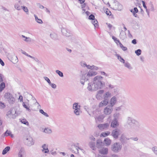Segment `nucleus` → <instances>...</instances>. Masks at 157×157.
<instances>
[{
	"label": "nucleus",
	"instance_id": "nucleus-1",
	"mask_svg": "<svg viewBox=\"0 0 157 157\" xmlns=\"http://www.w3.org/2000/svg\"><path fill=\"white\" fill-rule=\"evenodd\" d=\"M127 124L132 126V128L135 130H138L140 128V124L139 122L133 118L128 117L127 118Z\"/></svg>",
	"mask_w": 157,
	"mask_h": 157
},
{
	"label": "nucleus",
	"instance_id": "nucleus-2",
	"mask_svg": "<svg viewBox=\"0 0 157 157\" xmlns=\"http://www.w3.org/2000/svg\"><path fill=\"white\" fill-rule=\"evenodd\" d=\"M103 77L101 76H97L95 77L94 79V86L95 89L97 90L99 89L102 88L105 85L104 83H103L101 81Z\"/></svg>",
	"mask_w": 157,
	"mask_h": 157
},
{
	"label": "nucleus",
	"instance_id": "nucleus-3",
	"mask_svg": "<svg viewBox=\"0 0 157 157\" xmlns=\"http://www.w3.org/2000/svg\"><path fill=\"white\" fill-rule=\"evenodd\" d=\"M122 147V145L121 143L116 142L112 145L111 150L113 152L117 153L121 150Z\"/></svg>",
	"mask_w": 157,
	"mask_h": 157
},
{
	"label": "nucleus",
	"instance_id": "nucleus-4",
	"mask_svg": "<svg viewBox=\"0 0 157 157\" xmlns=\"http://www.w3.org/2000/svg\"><path fill=\"white\" fill-rule=\"evenodd\" d=\"M5 99H6L10 104H13L15 99L13 95L9 93H6L4 95Z\"/></svg>",
	"mask_w": 157,
	"mask_h": 157
},
{
	"label": "nucleus",
	"instance_id": "nucleus-5",
	"mask_svg": "<svg viewBox=\"0 0 157 157\" xmlns=\"http://www.w3.org/2000/svg\"><path fill=\"white\" fill-rule=\"evenodd\" d=\"M121 130L118 128H116L112 131L111 135L115 139H117L121 133Z\"/></svg>",
	"mask_w": 157,
	"mask_h": 157
},
{
	"label": "nucleus",
	"instance_id": "nucleus-6",
	"mask_svg": "<svg viewBox=\"0 0 157 157\" xmlns=\"http://www.w3.org/2000/svg\"><path fill=\"white\" fill-rule=\"evenodd\" d=\"M8 58L13 63H16L18 61V59L17 56L14 54L12 55L9 54L8 55Z\"/></svg>",
	"mask_w": 157,
	"mask_h": 157
},
{
	"label": "nucleus",
	"instance_id": "nucleus-7",
	"mask_svg": "<svg viewBox=\"0 0 157 157\" xmlns=\"http://www.w3.org/2000/svg\"><path fill=\"white\" fill-rule=\"evenodd\" d=\"M109 124L107 123L99 124L98 125V127L100 130H103L107 129L109 127Z\"/></svg>",
	"mask_w": 157,
	"mask_h": 157
},
{
	"label": "nucleus",
	"instance_id": "nucleus-8",
	"mask_svg": "<svg viewBox=\"0 0 157 157\" xmlns=\"http://www.w3.org/2000/svg\"><path fill=\"white\" fill-rule=\"evenodd\" d=\"M25 141L26 144L29 146L33 145L34 143L33 138L30 136L26 138Z\"/></svg>",
	"mask_w": 157,
	"mask_h": 157
},
{
	"label": "nucleus",
	"instance_id": "nucleus-9",
	"mask_svg": "<svg viewBox=\"0 0 157 157\" xmlns=\"http://www.w3.org/2000/svg\"><path fill=\"white\" fill-rule=\"evenodd\" d=\"M113 110V108L110 105L107 106L104 109V113L105 115H109L110 114Z\"/></svg>",
	"mask_w": 157,
	"mask_h": 157
},
{
	"label": "nucleus",
	"instance_id": "nucleus-10",
	"mask_svg": "<svg viewBox=\"0 0 157 157\" xmlns=\"http://www.w3.org/2000/svg\"><path fill=\"white\" fill-rule=\"evenodd\" d=\"M61 30L63 34L66 36H71L72 33L70 30L65 28H63Z\"/></svg>",
	"mask_w": 157,
	"mask_h": 157
},
{
	"label": "nucleus",
	"instance_id": "nucleus-11",
	"mask_svg": "<svg viewBox=\"0 0 157 157\" xmlns=\"http://www.w3.org/2000/svg\"><path fill=\"white\" fill-rule=\"evenodd\" d=\"M130 140L129 138H127L124 134H122L121 136L120 141L123 144H126L127 143V140Z\"/></svg>",
	"mask_w": 157,
	"mask_h": 157
},
{
	"label": "nucleus",
	"instance_id": "nucleus-12",
	"mask_svg": "<svg viewBox=\"0 0 157 157\" xmlns=\"http://www.w3.org/2000/svg\"><path fill=\"white\" fill-rule=\"evenodd\" d=\"M26 156L25 152L24 149L21 148L18 152L19 157H25Z\"/></svg>",
	"mask_w": 157,
	"mask_h": 157
},
{
	"label": "nucleus",
	"instance_id": "nucleus-13",
	"mask_svg": "<svg viewBox=\"0 0 157 157\" xmlns=\"http://www.w3.org/2000/svg\"><path fill=\"white\" fill-rule=\"evenodd\" d=\"M94 83H89L88 84V86L87 87V89L89 91H95L96 90H95V88L94 86Z\"/></svg>",
	"mask_w": 157,
	"mask_h": 157
},
{
	"label": "nucleus",
	"instance_id": "nucleus-14",
	"mask_svg": "<svg viewBox=\"0 0 157 157\" xmlns=\"http://www.w3.org/2000/svg\"><path fill=\"white\" fill-rule=\"evenodd\" d=\"M119 123L118 122V121L113 119L111 122V127L112 128H116L119 125Z\"/></svg>",
	"mask_w": 157,
	"mask_h": 157
},
{
	"label": "nucleus",
	"instance_id": "nucleus-15",
	"mask_svg": "<svg viewBox=\"0 0 157 157\" xmlns=\"http://www.w3.org/2000/svg\"><path fill=\"white\" fill-rule=\"evenodd\" d=\"M109 100L108 99H106L104 98V100L102 101L99 105V107H101L103 106H105L107 105L108 103Z\"/></svg>",
	"mask_w": 157,
	"mask_h": 157
},
{
	"label": "nucleus",
	"instance_id": "nucleus-16",
	"mask_svg": "<svg viewBox=\"0 0 157 157\" xmlns=\"http://www.w3.org/2000/svg\"><path fill=\"white\" fill-rule=\"evenodd\" d=\"M29 100H27V102H23L22 105L24 108H25L29 112H30L31 110L29 109Z\"/></svg>",
	"mask_w": 157,
	"mask_h": 157
},
{
	"label": "nucleus",
	"instance_id": "nucleus-17",
	"mask_svg": "<svg viewBox=\"0 0 157 157\" xmlns=\"http://www.w3.org/2000/svg\"><path fill=\"white\" fill-rule=\"evenodd\" d=\"M97 73L96 71H89L86 76L87 77L95 76L97 75Z\"/></svg>",
	"mask_w": 157,
	"mask_h": 157
},
{
	"label": "nucleus",
	"instance_id": "nucleus-18",
	"mask_svg": "<svg viewBox=\"0 0 157 157\" xmlns=\"http://www.w3.org/2000/svg\"><path fill=\"white\" fill-rule=\"evenodd\" d=\"M103 143L101 140H97L96 147L99 148H102Z\"/></svg>",
	"mask_w": 157,
	"mask_h": 157
},
{
	"label": "nucleus",
	"instance_id": "nucleus-19",
	"mask_svg": "<svg viewBox=\"0 0 157 157\" xmlns=\"http://www.w3.org/2000/svg\"><path fill=\"white\" fill-rule=\"evenodd\" d=\"M89 79V78L87 77V76H85V75H83L82 78L80 79V82L82 85L84 84L85 81H87Z\"/></svg>",
	"mask_w": 157,
	"mask_h": 157
},
{
	"label": "nucleus",
	"instance_id": "nucleus-20",
	"mask_svg": "<svg viewBox=\"0 0 157 157\" xmlns=\"http://www.w3.org/2000/svg\"><path fill=\"white\" fill-rule=\"evenodd\" d=\"M50 37L52 39L56 40H58V37L57 34L54 33H51L50 35Z\"/></svg>",
	"mask_w": 157,
	"mask_h": 157
},
{
	"label": "nucleus",
	"instance_id": "nucleus-21",
	"mask_svg": "<svg viewBox=\"0 0 157 157\" xmlns=\"http://www.w3.org/2000/svg\"><path fill=\"white\" fill-rule=\"evenodd\" d=\"M130 11L133 13V15L136 17H137V15L136 14L138 11V10L136 7H134L133 10L131 9L130 10Z\"/></svg>",
	"mask_w": 157,
	"mask_h": 157
},
{
	"label": "nucleus",
	"instance_id": "nucleus-22",
	"mask_svg": "<svg viewBox=\"0 0 157 157\" xmlns=\"http://www.w3.org/2000/svg\"><path fill=\"white\" fill-rule=\"evenodd\" d=\"M108 149L107 148H103L99 150V152L102 154H106L108 153Z\"/></svg>",
	"mask_w": 157,
	"mask_h": 157
},
{
	"label": "nucleus",
	"instance_id": "nucleus-23",
	"mask_svg": "<svg viewBox=\"0 0 157 157\" xmlns=\"http://www.w3.org/2000/svg\"><path fill=\"white\" fill-rule=\"evenodd\" d=\"M120 37L121 39L124 40L126 37V36L125 32L123 31H121L120 33Z\"/></svg>",
	"mask_w": 157,
	"mask_h": 157
},
{
	"label": "nucleus",
	"instance_id": "nucleus-24",
	"mask_svg": "<svg viewBox=\"0 0 157 157\" xmlns=\"http://www.w3.org/2000/svg\"><path fill=\"white\" fill-rule=\"evenodd\" d=\"M116 97L115 96L111 98L110 100L111 105L110 106H111L112 107H113V106L115 104L116 101Z\"/></svg>",
	"mask_w": 157,
	"mask_h": 157
},
{
	"label": "nucleus",
	"instance_id": "nucleus-25",
	"mask_svg": "<svg viewBox=\"0 0 157 157\" xmlns=\"http://www.w3.org/2000/svg\"><path fill=\"white\" fill-rule=\"evenodd\" d=\"M89 146L90 147L94 150H96L95 143L94 142H90L89 143Z\"/></svg>",
	"mask_w": 157,
	"mask_h": 157
},
{
	"label": "nucleus",
	"instance_id": "nucleus-26",
	"mask_svg": "<svg viewBox=\"0 0 157 157\" xmlns=\"http://www.w3.org/2000/svg\"><path fill=\"white\" fill-rule=\"evenodd\" d=\"M10 149V147L9 146H7L3 150L2 152V154L4 155L9 151Z\"/></svg>",
	"mask_w": 157,
	"mask_h": 157
},
{
	"label": "nucleus",
	"instance_id": "nucleus-27",
	"mask_svg": "<svg viewBox=\"0 0 157 157\" xmlns=\"http://www.w3.org/2000/svg\"><path fill=\"white\" fill-rule=\"evenodd\" d=\"M111 97V94L109 91L106 92V93L104 95V98L106 99H108V98H110Z\"/></svg>",
	"mask_w": 157,
	"mask_h": 157
},
{
	"label": "nucleus",
	"instance_id": "nucleus-28",
	"mask_svg": "<svg viewBox=\"0 0 157 157\" xmlns=\"http://www.w3.org/2000/svg\"><path fill=\"white\" fill-rule=\"evenodd\" d=\"M80 113H81L80 108L78 109H74V113L76 115H80Z\"/></svg>",
	"mask_w": 157,
	"mask_h": 157
},
{
	"label": "nucleus",
	"instance_id": "nucleus-29",
	"mask_svg": "<svg viewBox=\"0 0 157 157\" xmlns=\"http://www.w3.org/2000/svg\"><path fill=\"white\" fill-rule=\"evenodd\" d=\"M104 142L105 144L108 145H109L111 143V140L108 138L105 139L104 140Z\"/></svg>",
	"mask_w": 157,
	"mask_h": 157
},
{
	"label": "nucleus",
	"instance_id": "nucleus-30",
	"mask_svg": "<svg viewBox=\"0 0 157 157\" xmlns=\"http://www.w3.org/2000/svg\"><path fill=\"white\" fill-rule=\"evenodd\" d=\"M16 112L15 109H12L8 112V115H13L16 113Z\"/></svg>",
	"mask_w": 157,
	"mask_h": 157
},
{
	"label": "nucleus",
	"instance_id": "nucleus-31",
	"mask_svg": "<svg viewBox=\"0 0 157 157\" xmlns=\"http://www.w3.org/2000/svg\"><path fill=\"white\" fill-rule=\"evenodd\" d=\"M43 132L46 133L51 134L52 133V131L51 129L48 128H45L44 129Z\"/></svg>",
	"mask_w": 157,
	"mask_h": 157
},
{
	"label": "nucleus",
	"instance_id": "nucleus-32",
	"mask_svg": "<svg viewBox=\"0 0 157 157\" xmlns=\"http://www.w3.org/2000/svg\"><path fill=\"white\" fill-rule=\"evenodd\" d=\"M81 8L82 9V10L84 11H85L86 9H84V8H86V9H89L88 7L86 5V3H84L81 6Z\"/></svg>",
	"mask_w": 157,
	"mask_h": 157
},
{
	"label": "nucleus",
	"instance_id": "nucleus-33",
	"mask_svg": "<svg viewBox=\"0 0 157 157\" xmlns=\"http://www.w3.org/2000/svg\"><path fill=\"white\" fill-rule=\"evenodd\" d=\"M116 56L117 57L118 59L120 61L123 63H124V60L121 56H120V55L117 54L116 55Z\"/></svg>",
	"mask_w": 157,
	"mask_h": 157
},
{
	"label": "nucleus",
	"instance_id": "nucleus-34",
	"mask_svg": "<svg viewBox=\"0 0 157 157\" xmlns=\"http://www.w3.org/2000/svg\"><path fill=\"white\" fill-rule=\"evenodd\" d=\"M80 105H78V103H75L73 105V109H80Z\"/></svg>",
	"mask_w": 157,
	"mask_h": 157
},
{
	"label": "nucleus",
	"instance_id": "nucleus-35",
	"mask_svg": "<svg viewBox=\"0 0 157 157\" xmlns=\"http://www.w3.org/2000/svg\"><path fill=\"white\" fill-rule=\"evenodd\" d=\"M92 22L95 27H96L98 26V22L97 20L96 19H95L94 20H92Z\"/></svg>",
	"mask_w": 157,
	"mask_h": 157
},
{
	"label": "nucleus",
	"instance_id": "nucleus-36",
	"mask_svg": "<svg viewBox=\"0 0 157 157\" xmlns=\"http://www.w3.org/2000/svg\"><path fill=\"white\" fill-rule=\"evenodd\" d=\"M104 92V90H99L98 91V94L96 95V97L97 98H98V97H99L101 96L100 95V94H102Z\"/></svg>",
	"mask_w": 157,
	"mask_h": 157
},
{
	"label": "nucleus",
	"instance_id": "nucleus-37",
	"mask_svg": "<svg viewBox=\"0 0 157 157\" xmlns=\"http://www.w3.org/2000/svg\"><path fill=\"white\" fill-rule=\"evenodd\" d=\"M117 6H118V7H116V10H121L122 8V5L120 4L119 3H117Z\"/></svg>",
	"mask_w": 157,
	"mask_h": 157
},
{
	"label": "nucleus",
	"instance_id": "nucleus-38",
	"mask_svg": "<svg viewBox=\"0 0 157 157\" xmlns=\"http://www.w3.org/2000/svg\"><path fill=\"white\" fill-rule=\"evenodd\" d=\"M120 114L119 113H116L113 115V117H114V119L117 120L118 119Z\"/></svg>",
	"mask_w": 157,
	"mask_h": 157
},
{
	"label": "nucleus",
	"instance_id": "nucleus-39",
	"mask_svg": "<svg viewBox=\"0 0 157 157\" xmlns=\"http://www.w3.org/2000/svg\"><path fill=\"white\" fill-rule=\"evenodd\" d=\"M110 134V132L109 131H108L107 132H102L101 135V136H102L104 137L106 136L109 135Z\"/></svg>",
	"mask_w": 157,
	"mask_h": 157
},
{
	"label": "nucleus",
	"instance_id": "nucleus-40",
	"mask_svg": "<svg viewBox=\"0 0 157 157\" xmlns=\"http://www.w3.org/2000/svg\"><path fill=\"white\" fill-rule=\"evenodd\" d=\"M5 87V85L4 82H2L0 85V92H1L4 89Z\"/></svg>",
	"mask_w": 157,
	"mask_h": 157
},
{
	"label": "nucleus",
	"instance_id": "nucleus-41",
	"mask_svg": "<svg viewBox=\"0 0 157 157\" xmlns=\"http://www.w3.org/2000/svg\"><path fill=\"white\" fill-rule=\"evenodd\" d=\"M56 73L60 77H63V72L61 71H59V70H56Z\"/></svg>",
	"mask_w": 157,
	"mask_h": 157
},
{
	"label": "nucleus",
	"instance_id": "nucleus-42",
	"mask_svg": "<svg viewBox=\"0 0 157 157\" xmlns=\"http://www.w3.org/2000/svg\"><path fill=\"white\" fill-rule=\"evenodd\" d=\"M15 8L18 10H20L22 9V6H20L18 4H16L14 5Z\"/></svg>",
	"mask_w": 157,
	"mask_h": 157
},
{
	"label": "nucleus",
	"instance_id": "nucleus-43",
	"mask_svg": "<svg viewBox=\"0 0 157 157\" xmlns=\"http://www.w3.org/2000/svg\"><path fill=\"white\" fill-rule=\"evenodd\" d=\"M39 111L40 113L43 114V115H44L45 116H46V117H49L48 114L44 112L43 109H40L39 110Z\"/></svg>",
	"mask_w": 157,
	"mask_h": 157
},
{
	"label": "nucleus",
	"instance_id": "nucleus-44",
	"mask_svg": "<svg viewBox=\"0 0 157 157\" xmlns=\"http://www.w3.org/2000/svg\"><path fill=\"white\" fill-rule=\"evenodd\" d=\"M22 37L23 38H25V39L24 40L25 41L29 42L31 41V39L29 37H28L23 35H22Z\"/></svg>",
	"mask_w": 157,
	"mask_h": 157
},
{
	"label": "nucleus",
	"instance_id": "nucleus-45",
	"mask_svg": "<svg viewBox=\"0 0 157 157\" xmlns=\"http://www.w3.org/2000/svg\"><path fill=\"white\" fill-rule=\"evenodd\" d=\"M124 66L129 69H132V68L131 67L130 64L128 63L127 62L125 63L124 64Z\"/></svg>",
	"mask_w": 157,
	"mask_h": 157
},
{
	"label": "nucleus",
	"instance_id": "nucleus-46",
	"mask_svg": "<svg viewBox=\"0 0 157 157\" xmlns=\"http://www.w3.org/2000/svg\"><path fill=\"white\" fill-rule=\"evenodd\" d=\"M141 50L140 49H138L137 50H136L135 51V53L136 54V55L138 56H139L140 55H141Z\"/></svg>",
	"mask_w": 157,
	"mask_h": 157
},
{
	"label": "nucleus",
	"instance_id": "nucleus-47",
	"mask_svg": "<svg viewBox=\"0 0 157 157\" xmlns=\"http://www.w3.org/2000/svg\"><path fill=\"white\" fill-rule=\"evenodd\" d=\"M152 150L154 153L156 155H157V147H154L152 148Z\"/></svg>",
	"mask_w": 157,
	"mask_h": 157
},
{
	"label": "nucleus",
	"instance_id": "nucleus-48",
	"mask_svg": "<svg viewBox=\"0 0 157 157\" xmlns=\"http://www.w3.org/2000/svg\"><path fill=\"white\" fill-rule=\"evenodd\" d=\"M11 135V132L10 131L7 130L4 133V136H7Z\"/></svg>",
	"mask_w": 157,
	"mask_h": 157
},
{
	"label": "nucleus",
	"instance_id": "nucleus-49",
	"mask_svg": "<svg viewBox=\"0 0 157 157\" xmlns=\"http://www.w3.org/2000/svg\"><path fill=\"white\" fill-rule=\"evenodd\" d=\"M21 122L22 123H23L26 125H28L29 124V122L25 119H23L21 121Z\"/></svg>",
	"mask_w": 157,
	"mask_h": 157
},
{
	"label": "nucleus",
	"instance_id": "nucleus-50",
	"mask_svg": "<svg viewBox=\"0 0 157 157\" xmlns=\"http://www.w3.org/2000/svg\"><path fill=\"white\" fill-rule=\"evenodd\" d=\"M22 9L26 13H27L28 12L29 10L28 9V8L25 6H22Z\"/></svg>",
	"mask_w": 157,
	"mask_h": 157
},
{
	"label": "nucleus",
	"instance_id": "nucleus-51",
	"mask_svg": "<svg viewBox=\"0 0 157 157\" xmlns=\"http://www.w3.org/2000/svg\"><path fill=\"white\" fill-rule=\"evenodd\" d=\"M112 38L117 44V43L120 42L119 40H117V39L114 36H112Z\"/></svg>",
	"mask_w": 157,
	"mask_h": 157
},
{
	"label": "nucleus",
	"instance_id": "nucleus-52",
	"mask_svg": "<svg viewBox=\"0 0 157 157\" xmlns=\"http://www.w3.org/2000/svg\"><path fill=\"white\" fill-rule=\"evenodd\" d=\"M89 19L91 20H93L95 19L94 15L92 14L90 15L89 17Z\"/></svg>",
	"mask_w": 157,
	"mask_h": 157
},
{
	"label": "nucleus",
	"instance_id": "nucleus-53",
	"mask_svg": "<svg viewBox=\"0 0 157 157\" xmlns=\"http://www.w3.org/2000/svg\"><path fill=\"white\" fill-rule=\"evenodd\" d=\"M44 79L48 82L49 84H51V81L47 77H44Z\"/></svg>",
	"mask_w": 157,
	"mask_h": 157
},
{
	"label": "nucleus",
	"instance_id": "nucleus-54",
	"mask_svg": "<svg viewBox=\"0 0 157 157\" xmlns=\"http://www.w3.org/2000/svg\"><path fill=\"white\" fill-rule=\"evenodd\" d=\"M105 13L107 15L109 16L111 14V12L108 9H107Z\"/></svg>",
	"mask_w": 157,
	"mask_h": 157
},
{
	"label": "nucleus",
	"instance_id": "nucleus-55",
	"mask_svg": "<svg viewBox=\"0 0 157 157\" xmlns=\"http://www.w3.org/2000/svg\"><path fill=\"white\" fill-rule=\"evenodd\" d=\"M49 85L51 86L53 88L55 89L56 87V85L54 83H51V84H49Z\"/></svg>",
	"mask_w": 157,
	"mask_h": 157
},
{
	"label": "nucleus",
	"instance_id": "nucleus-56",
	"mask_svg": "<svg viewBox=\"0 0 157 157\" xmlns=\"http://www.w3.org/2000/svg\"><path fill=\"white\" fill-rule=\"evenodd\" d=\"M5 107V105L2 102L0 101V108H3Z\"/></svg>",
	"mask_w": 157,
	"mask_h": 157
},
{
	"label": "nucleus",
	"instance_id": "nucleus-57",
	"mask_svg": "<svg viewBox=\"0 0 157 157\" xmlns=\"http://www.w3.org/2000/svg\"><path fill=\"white\" fill-rule=\"evenodd\" d=\"M42 147L43 149L42 150V151H43L44 149H45L46 148H47L48 147V146L45 144H44L43 145Z\"/></svg>",
	"mask_w": 157,
	"mask_h": 157
},
{
	"label": "nucleus",
	"instance_id": "nucleus-58",
	"mask_svg": "<svg viewBox=\"0 0 157 157\" xmlns=\"http://www.w3.org/2000/svg\"><path fill=\"white\" fill-rule=\"evenodd\" d=\"M130 139L132 140H133L136 141H137L138 140V138L137 137H131L129 138Z\"/></svg>",
	"mask_w": 157,
	"mask_h": 157
},
{
	"label": "nucleus",
	"instance_id": "nucleus-59",
	"mask_svg": "<svg viewBox=\"0 0 157 157\" xmlns=\"http://www.w3.org/2000/svg\"><path fill=\"white\" fill-rule=\"evenodd\" d=\"M3 75L0 73V83L3 81Z\"/></svg>",
	"mask_w": 157,
	"mask_h": 157
},
{
	"label": "nucleus",
	"instance_id": "nucleus-60",
	"mask_svg": "<svg viewBox=\"0 0 157 157\" xmlns=\"http://www.w3.org/2000/svg\"><path fill=\"white\" fill-rule=\"evenodd\" d=\"M141 157H151L150 155L147 154H145L143 155H142L141 156Z\"/></svg>",
	"mask_w": 157,
	"mask_h": 157
},
{
	"label": "nucleus",
	"instance_id": "nucleus-61",
	"mask_svg": "<svg viewBox=\"0 0 157 157\" xmlns=\"http://www.w3.org/2000/svg\"><path fill=\"white\" fill-rule=\"evenodd\" d=\"M37 23L40 24H42L43 23V21L42 20L40 19H38L37 21H36Z\"/></svg>",
	"mask_w": 157,
	"mask_h": 157
},
{
	"label": "nucleus",
	"instance_id": "nucleus-62",
	"mask_svg": "<svg viewBox=\"0 0 157 157\" xmlns=\"http://www.w3.org/2000/svg\"><path fill=\"white\" fill-rule=\"evenodd\" d=\"M142 3L143 5V7L146 9L147 8V7L145 5V2L144 1H142Z\"/></svg>",
	"mask_w": 157,
	"mask_h": 157
},
{
	"label": "nucleus",
	"instance_id": "nucleus-63",
	"mask_svg": "<svg viewBox=\"0 0 157 157\" xmlns=\"http://www.w3.org/2000/svg\"><path fill=\"white\" fill-rule=\"evenodd\" d=\"M132 43L134 44H135L137 43L136 40L134 39L132 41Z\"/></svg>",
	"mask_w": 157,
	"mask_h": 157
},
{
	"label": "nucleus",
	"instance_id": "nucleus-64",
	"mask_svg": "<svg viewBox=\"0 0 157 157\" xmlns=\"http://www.w3.org/2000/svg\"><path fill=\"white\" fill-rule=\"evenodd\" d=\"M0 63L2 66H4L5 65L4 62L2 60V59L0 58Z\"/></svg>",
	"mask_w": 157,
	"mask_h": 157
}]
</instances>
